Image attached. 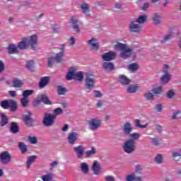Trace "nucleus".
Segmentation results:
<instances>
[{"mask_svg":"<svg viewBox=\"0 0 181 181\" xmlns=\"http://www.w3.org/2000/svg\"><path fill=\"white\" fill-rule=\"evenodd\" d=\"M29 45L31 46L33 50L36 49V46H37V36H36V35L23 38L22 41L19 42L18 48L21 49H26Z\"/></svg>","mask_w":181,"mask_h":181,"instance_id":"1","label":"nucleus"},{"mask_svg":"<svg viewBox=\"0 0 181 181\" xmlns=\"http://www.w3.org/2000/svg\"><path fill=\"white\" fill-rule=\"evenodd\" d=\"M115 50H119L121 52L120 57H122V59H128L131 57V54H132V50L128 47L126 44L121 42H118L115 45Z\"/></svg>","mask_w":181,"mask_h":181,"instance_id":"2","label":"nucleus"},{"mask_svg":"<svg viewBox=\"0 0 181 181\" xmlns=\"http://www.w3.org/2000/svg\"><path fill=\"white\" fill-rule=\"evenodd\" d=\"M83 78V72L79 71L76 73V67L74 66L71 67L70 71L66 74V80H77L78 81H82Z\"/></svg>","mask_w":181,"mask_h":181,"instance_id":"3","label":"nucleus"},{"mask_svg":"<svg viewBox=\"0 0 181 181\" xmlns=\"http://www.w3.org/2000/svg\"><path fill=\"white\" fill-rule=\"evenodd\" d=\"M90 131H95L101 127V119L98 117L91 118L88 122Z\"/></svg>","mask_w":181,"mask_h":181,"instance_id":"4","label":"nucleus"},{"mask_svg":"<svg viewBox=\"0 0 181 181\" xmlns=\"http://www.w3.org/2000/svg\"><path fill=\"white\" fill-rule=\"evenodd\" d=\"M124 151L127 153H132L135 151V141L132 139H129L124 143Z\"/></svg>","mask_w":181,"mask_h":181,"instance_id":"5","label":"nucleus"},{"mask_svg":"<svg viewBox=\"0 0 181 181\" xmlns=\"http://www.w3.org/2000/svg\"><path fill=\"white\" fill-rule=\"evenodd\" d=\"M54 119H56L54 115L46 113L43 119V124L45 127H52L54 124Z\"/></svg>","mask_w":181,"mask_h":181,"instance_id":"6","label":"nucleus"},{"mask_svg":"<svg viewBox=\"0 0 181 181\" xmlns=\"http://www.w3.org/2000/svg\"><path fill=\"white\" fill-rule=\"evenodd\" d=\"M11 159H12V157L8 151H4L0 154V162L3 165H8L11 162Z\"/></svg>","mask_w":181,"mask_h":181,"instance_id":"7","label":"nucleus"},{"mask_svg":"<svg viewBox=\"0 0 181 181\" xmlns=\"http://www.w3.org/2000/svg\"><path fill=\"white\" fill-rule=\"evenodd\" d=\"M74 151L76 153L77 158L78 159H81V158L84 156V151H86V148L82 145H79L78 146L74 147Z\"/></svg>","mask_w":181,"mask_h":181,"instance_id":"8","label":"nucleus"},{"mask_svg":"<svg viewBox=\"0 0 181 181\" xmlns=\"http://www.w3.org/2000/svg\"><path fill=\"white\" fill-rule=\"evenodd\" d=\"M117 54L114 52H109L102 55V59L104 62H111V60L115 59Z\"/></svg>","mask_w":181,"mask_h":181,"instance_id":"9","label":"nucleus"},{"mask_svg":"<svg viewBox=\"0 0 181 181\" xmlns=\"http://www.w3.org/2000/svg\"><path fill=\"white\" fill-rule=\"evenodd\" d=\"M141 29L142 27L135 21L131 22L129 25L130 32H136V33H139V32H141Z\"/></svg>","mask_w":181,"mask_h":181,"instance_id":"10","label":"nucleus"},{"mask_svg":"<svg viewBox=\"0 0 181 181\" xmlns=\"http://www.w3.org/2000/svg\"><path fill=\"white\" fill-rule=\"evenodd\" d=\"M38 98L40 100H35L34 105H37V104H40V101H42L44 104L50 105L51 102L50 100H49V98H47V95H40Z\"/></svg>","mask_w":181,"mask_h":181,"instance_id":"11","label":"nucleus"},{"mask_svg":"<svg viewBox=\"0 0 181 181\" xmlns=\"http://www.w3.org/2000/svg\"><path fill=\"white\" fill-rule=\"evenodd\" d=\"M132 124L129 122H127L122 128L123 133L124 135H129L132 132Z\"/></svg>","mask_w":181,"mask_h":181,"instance_id":"12","label":"nucleus"},{"mask_svg":"<svg viewBox=\"0 0 181 181\" xmlns=\"http://www.w3.org/2000/svg\"><path fill=\"white\" fill-rule=\"evenodd\" d=\"M88 44L93 50H98L100 45H98V40L95 38H91L88 41Z\"/></svg>","mask_w":181,"mask_h":181,"instance_id":"13","label":"nucleus"},{"mask_svg":"<svg viewBox=\"0 0 181 181\" xmlns=\"http://www.w3.org/2000/svg\"><path fill=\"white\" fill-rule=\"evenodd\" d=\"M95 81L93 78H90L89 76H87L85 81V87L88 90H92L94 88V84H95Z\"/></svg>","mask_w":181,"mask_h":181,"instance_id":"14","label":"nucleus"},{"mask_svg":"<svg viewBox=\"0 0 181 181\" xmlns=\"http://www.w3.org/2000/svg\"><path fill=\"white\" fill-rule=\"evenodd\" d=\"M70 23L72 25L73 29L75 32H80V27L78 26V21L76 19V17H72L70 21Z\"/></svg>","mask_w":181,"mask_h":181,"instance_id":"15","label":"nucleus"},{"mask_svg":"<svg viewBox=\"0 0 181 181\" xmlns=\"http://www.w3.org/2000/svg\"><path fill=\"white\" fill-rule=\"evenodd\" d=\"M68 141L71 145H74L76 141H77V133L72 132L68 136Z\"/></svg>","mask_w":181,"mask_h":181,"instance_id":"16","label":"nucleus"},{"mask_svg":"<svg viewBox=\"0 0 181 181\" xmlns=\"http://www.w3.org/2000/svg\"><path fill=\"white\" fill-rule=\"evenodd\" d=\"M119 83L122 84V86H128L129 84L130 81L125 75H120L119 76Z\"/></svg>","mask_w":181,"mask_h":181,"instance_id":"17","label":"nucleus"},{"mask_svg":"<svg viewBox=\"0 0 181 181\" xmlns=\"http://www.w3.org/2000/svg\"><path fill=\"white\" fill-rule=\"evenodd\" d=\"M49 80H50V78L49 76H45L41 78V80L39 83L40 88H43V87H46V86H47V84L49 83Z\"/></svg>","mask_w":181,"mask_h":181,"instance_id":"18","label":"nucleus"},{"mask_svg":"<svg viewBox=\"0 0 181 181\" xmlns=\"http://www.w3.org/2000/svg\"><path fill=\"white\" fill-rule=\"evenodd\" d=\"M0 117L1 118V120L0 122V125H1V127H5V125H7V124L8 122V116L4 115V113L1 112Z\"/></svg>","mask_w":181,"mask_h":181,"instance_id":"19","label":"nucleus"},{"mask_svg":"<svg viewBox=\"0 0 181 181\" xmlns=\"http://www.w3.org/2000/svg\"><path fill=\"white\" fill-rule=\"evenodd\" d=\"M103 67L106 71H112V70H114V64L111 62H104Z\"/></svg>","mask_w":181,"mask_h":181,"instance_id":"20","label":"nucleus"},{"mask_svg":"<svg viewBox=\"0 0 181 181\" xmlns=\"http://www.w3.org/2000/svg\"><path fill=\"white\" fill-rule=\"evenodd\" d=\"M92 169L94 175H100L101 171L100 170V164L98 163V161H95L93 163Z\"/></svg>","mask_w":181,"mask_h":181,"instance_id":"21","label":"nucleus"},{"mask_svg":"<svg viewBox=\"0 0 181 181\" xmlns=\"http://www.w3.org/2000/svg\"><path fill=\"white\" fill-rule=\"evenodd\" d=\"M37 158V157L36 156H31L28 158V160L26 162L27 169H30V166H32V163H33L35 160H36Z\"/></svg>","mask_w":181,"mask_h":181,"instance_id":"22","label":"nucleus"},{"mask_svg":"<svg viewBox=\"0 0 181 181\" xmlns=\"http://www.w3.org/2000/svg\"><path fill=\"white\" fill-rule=\"evenodd\" d=\"M7 49L9 54H15V53H18V49L13 44L9 45Z\"/></svg>","mask_w":181,"mask_h":181,"instance_id":"23","label":"nucleus"},{"mask_svg":"<svg viewBox=\"0 0 181 181\" xmlns=\"http://www.w3.org/2000/svg\"><path fill=\"white\" fill-rule=\"evenodd\" d=\"M81 170L82 171V173H84V175H87V173H88L90 169L88 168L87 163H81Z\"/></svg>","mask_w":181,"mask_h":181,"instance_id":"24","label":"nucleus"},{"mask_svg":"<svg viewBox=\"0 0 181 181\" xmlns=\"http://www.w3.org/2000/svg\"><path fill=\"white\" fill-rule=\"evenodd\" d=\"M8 108H10L11 111L13 112L16 111V108H18V104L16 103V101L9 100Z\"/></svg>","mask_w":181,"mask_h":181,"instance_id":"25","label":"nucleus"},{"mask_svg":"<svg viewBox=\"0 0 181 181\" xmlns=\"http://www.w3.org/2000/svg\"><path fill=\"white\" fill-rule=\"evenodd\" d=\"M18 148L20 151H21V153H26L28 151V146L25 144L23 142H19L18 143Z\"/></svg>","mask_w":181,"mask_h":181,"instance_id":"26","label":"nucleus"},{"mask_svg":"<svg viewBox=\"0 0 181 181\" xmlns=\"http://www.w3.org/2000/svg\"><path fill=\"white\" fill-rule=\"evenodd\" d=\"M23 86V81L21 79H14L13 81V86L15 88H21Z\"/></svg>","mask_w":181,"mask_h":181,"instance_id":"27","label":"nucleus"},{"mask_svg":"<svg viewBox=\"0 0 181 181\" xmlns=\"http://www.w3.org/2000/svg\"><path fill=\"white\" fill-rule=\"evenodd\" d=\"M83 13L86 15V16H90V8L88 7V4H83L81 6Z\"/></svg>","mask_w":181,"mask_h":181,"instance_id":"28","label":"nucleus"},{"mask_svg":"<svg viewBox=\"0 0 181 181\" xmlns=\"http://www.w3.org/2000/svg\"><path fill=\"white\" fill-rule=\"evenodd\" d=\"M10 131L12 134H17V132H19V127H18L16 123L11 122Z\"/></svg>","mask_w":181,"mask_h":181,"instance_id":"29","label":"nucleus"},{"mask_svg":"<svg viewBox=\"0 0 181 181\" xmlns=\"http://www.w3.org/2000/svg\"><path fill=\"white\" fill-rule=\"evenodd\" d=\"M63 57H64V52H61L56 54L54 59L55 60V62H57V63H60V62H62Z\"/></svg>","mask_w":181,"mask_h":181,"instance_id":"30","label":"nucleus"},{"mask_svg":"<svg viewBox=\"0 0 181 181\" xmlns=\"http://www.w3.org/2000/svg\"><path fill=\"white\" fill-rule=\"evenodd\" d=\"M57 91L59 95H64V94H66L67 92V89L59 85L57 86Z\"/></svg>","mask_w":181,"mask_h":181,"instance_id":"31","label":"nucleus"},{"mask_svg":"<svg viewBox=\"0 0 181 181\" xmlns=\"http://www.w3.org/2000/svg\"><path fill=\"white\" fill-rule=\"evenodd\" d=\"M129 138H131V139L132 141H137V139H139V138H141V134L134 132V133L129 134Z\"/></svg>","mask_w":181,"mask_h":181,"instance_id":"32","label":"nucleus"},{"mask_svg":"<svg viewBox=\"0 0 181 181\" xmlns=\"http://www.w3.org/2000/svg\"><path fill=\"white\" fill-rule=\"evenodd\" d=\"M43 181H52L53 180V174L48 173L42 176Z\"/></svg>","mask_w":181,"mask_h":181,"instance_id":"33","label":"nucleus"},{"mask_svg":"<svg viewBox=\"0 0 181 181\" xmlns=\"http://www.w3.org/2000/svg\"><path fill=\"white\" fill-rule=\"evenodd\" d=\"M135 21L138 23L139 25L146 22V15L140 16Z\"/></svg>","mask_w":181,"mask_h":181,"instance_id":"34","label":"nucleus"},{"mask_svg":"<svg viewBox=\"0 0 181 181\" xmlns=\"http://www.w3.org/2000/svg\"><path fill=\"white\" fill-rule=\"evenodd\" d=\"M28 139L30 144H32L33 145H36V144H37V137L35 136H28Z\"/></svg>","mask_w":181,"mask_h":181,"instance_id":"35","label":"nucleus"},{"mask_svg":"<svg viewBox=\"0 0 181 181\" xmlns=\"http://www.w3.org/2000/svg\"><path fill=\"white\" fill-rule=\"evenodd\" d=\"M137 90H138V86L135 85H131L127 88V93H129V94L132 93H136Z\"/></svg>","mask_w":181,"mask_h":181,"instance_id":"36","label":"nucleus"},{"mask_svg":"<svg viewBox=\"0 0 181 181\" xmlns=\"http://www.w3.org/2000/svg\"><path fill=\"white\" fill-rule=\"evenodd\" d=\"M153 21L155 25H159V23H160V16L158 13L154 14L153 16Z\"/></svg>","mask_w":181,"mask_h":181,"instance_id":"37","label":"nucleus"},{"mask_svg":"<svg viewBox=\"0 0 181 181\" xmlns=\"http://www.w3.org/2000/svg\"><path fill=\"white\" fill-rule=\"evenodd\" d=\"M172 37H173V34H172V33H170L169 34L163 37V38L161 40V43H166V42H168V40H170Z\"/></svg>","mask_w":181,"mask_h":181,"instance_id":"38","label":"nucleus"},{"mask_svg":"<svg viewBox=\"0 0 181 181\" xmlns=\"http://www.w3.org/2000/svg\"><path fill=\"white\" fill-rule=\"evenodd\" d=\"M23 121L28 125V127H30L32 125V119L30 116L26 115L23 117Z\"/></svg>","mask_w":181,"mask_h":181,"instance_id":"39","label":"nucleus"},{"mask_svg":"<svg viewBox=\"0 0 181 181\" xmlns=\"http://www.w3.org/2000/svg\"><path fill=\"white\" fill-rule=\"evenodd\" d=\"M26 67H27L28 70H30V71H33V69L35 67V62L28 61L27 62Z\"/></svg>","mask_w":181,"mask_h":181,"instance_id":"40","label":"nucleus"},{"mask_svg":"<svg viewBox=\"0 0 181 181\" xmlns=\"http://www.w3.org/2000/svg\"><path fill=\"white\" fill-rule=\"evenodd\" d=\"M33 93H34L33 90H25L23 91V97L24 98H28V97H29V95H32Z\"/></svg>","mask_w":181,"mask_h":181,"instance_id":"41","label":"nucleus"},{"mask_svg":"<svg viewBox=\"0 0 181 181\" xmlns=\"http://www.w3.org/2000/svg\"><path fill=\"white\" fill-rule=\"evenodd\" d=\"M170 80V74H165L162 77H161V81L163 83H169V81Z\"/></svg>","mask_w":181,"mask_h":181,"instance_id":"42","label":"nucleus"},{"mask_svg":"<svg viewBox=\"0 0 181 181\" xmlns=\"http://www.w3.org/2000/svg\"><path fill=\"white\" fill-rule=\"evenodd\" d=\"M155 162H156V163L160 165V163H162V162H163V156H162L161 154H158L155 157Z\"/></svg>","mask_w":181,"mask_h":181,"instance_id":"43","label":"nucleus"},{"mask_svg":"<svg viewBox=\"0 0 181 181\" xmlns=\"http://www.w3.org/2000/svg\"><path fill=\"white\" fill-rule=\"evenodd\" d=\"M21 105L26 108L28 107V105L29 104V100L27 98H22L21 100Z\"/></svg>","mask_w":181,"mask_h":181,"instance_id":"44","label":"nucleus"},{"mask_svg":"<svg viewBox=\"0 0 181 181\" xmlns=\"http://www.w3.org/2000/svg\"><path fill=\"white\" fill-rule=\"evenodd\" d=\"M1 107H2V108H4V110L9 108V100H3L1 103Z\"/></svg>","mask_w":181,"mask_h":181,"instance_id":"45","label":"nucleus"},{"mask_svg":"<svg viewBox=\"0 0 181 181\" xmlns=\"http://www.w3.org/2000/svg\"><path fill=\"white\" fill-rule=\"evenodd\" d=\"M135 126L137 127V128H146V124H141V121H139V119H135Z\"/></svg>","mask_w":181,"mask_h":181,"instance_id":"46","label":"nucleus"},{"mask_svg":"<svg viewBox=\"0 0 181 181\" xmlns=\"http://www.w3.org/2000/svg\"><path fill=\"white\" fill-rule=\"evenodd\" d=\"M151 91L153 93V94H160V93H162V86L154 88Z\"/></svg>","mask_w":181,"mask_h":181,"instance_id":"47","label":"nucleus"},{"mask_svg":"<svg viewBox=\"0 0 181 181\" xmlns=\"http://www.w3.org/2000/svg\"><path fill=\"white\" fill-rule=\"evenodd\" d=\"M129 70H131L132 71H136V70H138V65L135 63L131 64L129 65Z\"/></svg>","mask_w":181,"mask_h":181,"instance_id":"48","label":"nucleus"},{"mask_svg":"<svg viewBox=\"0 0 181 181\" xmlns=\"http://www.w3.org/2000/svg\"><path fill=\"white\" fill-rule=\"evenodd\" d=\"M86 153V157L90 158L91 155L95 154V148L93 147L91 150L87 151Z\"/></svg>","mask_w":181,"mask_h":181,"instance_id":"49","label":"nucleus"},{"mask_svg":"<svg viewBox=\"0 0 181 181\" xmlns=\"http://www.w3.org/2000/svg\"><path fill=\"white\" fill-rule=\"evenodd\" d=\"M151 141L153 145H155L156 146H158V145L160 144V140L157 137L151 139Z\"/></svg>","mask_w":181,"mask_h":181,"instance_id":"50","label":"nucleus"},{"mask_svg":"<svg viewBox=\"0 0 181 181\" xmlns=\"http://www.w3.org/2000/svg\"><path fill=\"white\" fill-rule=\"evenodd\" d=\"M54 114L55 115H60V114H63V110L60 107L56 108L54 110Z\"/></svg>","mask_w":181,"mask_h":181,"instance_id":"51","label":"nucleus"},{"mask_svg":"<svg viewBox=\"0 0 181 181\" xmlns=\"http://www.w3.org/2000/svg\"><path fill=\"white\" fill-rule=\"evenodd\" d=\"M163 71L164 74H169V65L165 64L163 67Z\"/></svg>","mask_w":181,"mask_h":181,"instance_id":"52","label":"nucleus"},{"mask_svg":"<svg viewBox=\"0 0 181 181\" xmlns=\"http://www.w3.org/2000/svg\"><path fill=\"white\" fill-rule=\"evenodd\" d=\"M145 97L147 100H153V94L151 92L146 93Z\"/></svg>","mask_w":181,"mask_h":181,"instance_id":"53","label":"nucleus"},{"mask_svg":"<svg viewBox=\"0 0 181 181\" xmlns=\"http://www.w3.org/2000/svg\"><path fill=\"white\" fill-rule=\"evenodd\" d=\"M126 180L127 181H134V180H135V175H127Z\"/></svg>","mask_w":181,"mask_h":181,"instance_id":"54","label":"nucleus"},{"mask_svg":"<svg viewBox=\"0 0 181 181\" xmlns=\"http://www.w3.org/2000/svg\"><path fill=\"white\" fill-rule=\"evenodd\" d=\"M93 93L96 98H101V97L103 96V94L99 90H94Z\"/></svg>","mask_w":181,"mask_h":181,"instance_id":"55","label":"nucleus"},{"mask_svg":"<svg viewBox=\"0 0 181 181\" xmlns=\"http://www.w3.org/2000/svg\"><path fill=\"white\" fill-rule=\"evenodd\" d=\"M69 45L70 46H74V45H76V38H74V37H71L69 40Z\"/></svg>","mask_w":181,"mask_h":181,"instance_id":"56","label":"nucleus"},{"mask_svg":"<svg viewBox=\"0 0 181 181\" xmlns=\"http://www.w3.org/2000/svg\"><path fill=\"white\" fill-rule=\"evenodd\" d=\"M173 95H175V92H173L172 90H169L167 93L168 98H173Z\"/></svg>","mask_w":181,"mask_h":181,"instance_id":"57","label":"nucleus"},{"mask_svg":"<svg viewBox=\"0 0 181 181\" xmlns=\"http://www.w3.org/2000/svg\"><path fill=\"white\" fill-rule=\"evenodd\" d=\"M106 181H115V178L112 176L107 175L105 177Z\"/></svg>","mask_w":181,"mask_h":181,"instance_id":"58","label":"nucleus"},{"mask_svg":"<svg viewBox=\"0 0 181 181\" xmlns=\"http://www.w3.org/2000/svg\"><path fill=\"white\" fill-rule=\"evenodd\" d=\"M5 70V64L0 60V73H2Z\"/></svg>","mask_w":181,"mask_h":181,"instance_id":"59","label":"nucleus"},{"mask_svg":"<svg viewBox=\"0 0 181 181\" xmlns=\"http://www.w3.org/2000/svg\"><path fill=\"white\" fill-rule=\"evenodd\" d=\"M173 158H176L177 156H181V151L179 152V151H173Z\"/></svg>","mask_w":181,"mask_h":181,"instance_id":"60","label":"nucleus"},{"mask_svg":"<svg viewBox=\"0 0 181 181\" xmlns=\"http://www.w3.org/2000/svg\"><path fill=\"white\" fill-rule=\"evenodd\" d=\"M156 111H158V112H162V105L161 104L157 105L156 107Z\"/></svg>","mask_w":181,"mask_h":181,"instance_id":"61","label":"nucleus"},{"mask_svg":"<svg viewBox=\"0 0 181 181\" xmlns=\"http://www.w3.org/2000/svg\"><path fill=\"white\" fill-rule=\"evenodd\" d=\"M149 8V3H145L142 6L143 11H146Z\"/></svg>","mask_w":181,"mask_h":181,"instance_id":"62","label":"nucleus"},{"mask_svg":"<svg viewBox=\"0 0 181 181\" xmlns=\"http://www.w3.org/2000/svg\"><path fill=\"white\" fill-rule=\"evenodd\" d=\"M57 165H59V163H57V161H53V162L51 163V164H50L51 169H53L54 168H56V166H57Z\"/></svg>","mask_w":181,"mask_h":181,"instance_id":"63","label":"nucleus"},{"mask_svg":"<svg viewBox=\"0 0 181 181\" xmlns=\"http://www.w3.org/2000/svg\"><path fill=\"white\" fill-rule=\"evenodd\" d=\"M180 112H181V111L180 110H178V111H177V112H174V114H173V119H176V118H177V115H179V114H180Z\"/></svg>","mask_w":181,"mask_h":181,"instance_id":"64","label":"nucleus"}]
</instances>
